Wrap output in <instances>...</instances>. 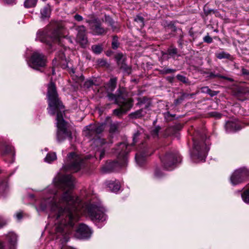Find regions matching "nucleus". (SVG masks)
<instances>
[{
    "mask_svg": "<svg viewBox=\"0 0 249 249\" xmlns=\"http://www.w3.org/2000/svg\"><path fill=\"white\" fill-rule=\"evenodd\" d=\"M64 59H65V54L63 52H61L59 53L57 57L54 58L53 62L54 65H56L58 64L61 63V61H62Z\"/></svg>",
    "mask_w": 249,
    "mask_h": 249,
    "instance_id": "nucleus-21",
    "label": "nucleus"
},
{
    "mask_svg": "<svg viewBox=\"0 0 249 249\" xmlns=\"http://www.w3.org/2000/svg\"><path fill=\"white\" fill-rule=\"evenodd\" d=\"M201 91L202 93H207L210 91V89L208 87H204L201 89Z\"/></svg>",
    "mask_w": 249,
    "mask_h": 249,
    "instance_id": "nucleus-37",
    "label": "nucleus"
},
{
    "mask_svg": "<svg viewBox=\"0 0 249 249\" xmlns=\"http://www.w3.org/2000/svg\"><path fill=\"white\" fill-rule=\"evenodd\" d=\"M7 223L6 221L2 217H0V228L5 225Z\"/></svg>",
    "mask_w": 249,
    "mask_h": 249,
    "instance_id": "nucleus-36",
    "label": "nucleus"
},
{
    "mask_svg": "<svg viewBox=\"0 0 249 249\" xmlns=\"http://www.w3.org/2000/svg\"><path fill=\"white\" fill-rule=\"evenodd\" d=\"M47 59L46 56L42 53L34 52L31 57L30 66L34 69L39 70L40 68L46 66Z\"/></svg>",
    "mask_w": 249,
    "mask_h": 249,
    "instance_id": "nucleus-5",
    "label": "nucleus"
},
{
    "mask_svg": "<svg viewBox=\"0 0 249 249\" xmlns=\"http://www.w3.org/2000/svg\"><path fill=\"white\" fill-rule=\"evenodd\" d=\"M37 0H25L24 1V6L26 8L34 7L36 4Z\"/></svg>",
    "mask_w": 249,
    "mask_h": 249,
    "instance_id": "nucleus-25",
    "label": "nucleus"
},
{
    "mask_svg": "<svg viewBox=\"0 0 249 249\" xmlns=\"http://www.w3.org/2000/svg\"><path fill=\"white\" fill-rule=\"evenodd\" d=\"M117 126L116 124H111L110 126L109 131L110 132L113 133L117 131Z\"/></svg>",
    "mask_w": 249,
    "mask_h": 249,
    "instance_id": "nucleus-33",
    "label": "nucleus"
},
{
    "mask_svg": "<svg viewBox=\"0 0 249 249\" xmlns=\"http://www.w3.org/2000/svg\"><path fill=\"white\" fill-rule=\"evenodd\" d=\"M119 46V43L118 42V37L116 36H114L113 37L112 41V47L114 49H116L118 48Z\"/></svg>",
    "mask_w": 249,
    "mask_h": 249,
    "instance_id": "nucleus-30",
    "label": "nucleus"
},
{
    "mask_svg": "<svg viewBox=\"0 0 249 249\" xmlns=\"http://www.w3.org/2000/svg\"><path fill=\"white\" fill-rule=\"evenodd\" d=\"M177 78L180 81H181V82H182L183 83H186V77L185 76H183V75L178 74L177 76Z\"/></svg>",
    "mask_w": 249,
    "mask_h": 249,
    "instance_id": "nucleus-35",
    "label": "nucleus"
},
{
    "mask_svg": "<svg viewBox=\"0 0 249 249\" xmlns=\"http://www.w3.org/2000/svg\"><path fill=\"white\" fill-rule=\"evenodd\" d=\"M248 175V171L245 168H241L236 170L231 177V184L235 185L241 183Z\"/></svg>",
    "mask_w": 249,
    "mask_h": 249,
    "instance_id": "nucleus-10",
    "label": "nucleus"
},
{
    "mask_svg": "<svg viewBox=\"0 0 249 249\" xmlns=\"http://www.w3.org/2000/svg\"><path fill=\"white\" fill-rule=\"evenodd\" d=\"M116 82L117 79L116 78H111L105 87L108 91H112L116 87Z\"/></svg>",
    "mask_w": 249,
    "mask_h": 249,
    "instance_id": "nucleus-19",
    "label": "nucleus"
},
{
    "mask_svg": "<svg viewBox=\"0 0 249 249\" xmlns=\"http://www.w3.org/2000/svg\"><path fill=\"white\" fill-rule=\"evenodd\" d=\"M53 183L56 188L62 190V193L60 194L57 192L42 201L39 209L45 210L47 207L46 203H48V207L58 221L56 232L67 233L78 221L81 213L78 210L81 206L80 200L72 193L74 178L71 176H59L55 178Z\"/></svg>",
    "mask_w": 249,
    "mask_h": 249,
    "instance_id": "nucleus-1",
    "label": "nucleus"
},
{
    "mask_svg": "<svg viewBox=\"0 0 249 249\" xmlns=\"http://www.w3.org/2000/svg\"><path fill=\"white\" fill-rule=\"evenodd\" d=\"M225 127L227 131L229 132L235 131L240 129L238 123L232 121L227 122Z\"/></svg>",
    "mask_w": 249,
    "mask_h": 249,
    "instance_id": "nucleus-16",
    "label": "nucleus"
},
{
    "mask_svg": "<svg viewBox=\"0 0 249 249\" xmlns=\"http://www.w3.org/2000/svg\"><path fill=\"white\" fill-rule=\"evenodd\" d=\"M138 136V134H135V138H134V139H135L137 136Z\"/></svg>",
    "mask_w": 249,
    "mask_h": 249,
    "instance_id": "nucleus-54",
    "label": "nucleus"
},
{
    "mask_svg": "<svg viewBox=\"0 0 249 249\" xmlns=\"http://www.w3.org/2000/svg\"><path fill=\"white\" fill-rule=\"evenodd\" d=\"M104 153L103 152L100 154V158L101 159L104 156Z\"/></svg>",
    "mask_w": 249,
    "mask_h": 249,
    "instance_id": "nucleus-53",
    "label": "nucleus"
},
{
    "mask_svg": "<svg viewBox=\"0 0 249 249\" xmlns=\"http://www.w3.org/2000/svg\"><path fill=\"white\" fill-rule=\"evenodd\" d=\"M94 142L96 144H98L99 142H101L102 144L105 143L104 140H103V142H101L100 139L96 140Z\"/></svg>",
    "mask_w": 249,
    "mask_h": 249,
    "instance_id": "nucleus-47",
    "label": "nucleus"
},
{
    "mask_svg": "<svg viewBox=\"0 0 249 249\" xmlns=\"http://www.w3.org/2000/svg\"><path fill=\"white\" fill-rule=\"evenodd\" d=\"M16 216L18 219H20L22 217V214L21 213H17Z\"/></svg>",
    "mask_w": 249,
    "mask_h": 249,
    "instance_id": "nucleus-45",
    "label": "nucleus"
},
{
    "mask_svg": "<svg viewBox=\"0 0 249 249\" xmlns=\"http://www.w3.org/2000/svg\"><path fill=\"white\" fill-rule=\"evenodd\" d=\"M214 76H216V77H220L221 78H223V79H227L229 81H232V79L230 78H228L226 76H220V75H215Z\"/></svg>",
    "mask_w": 249,
    "mask_h": 249,
    "instance_id": "nucleus-43",
    "label": "nucleus"
},
{
    "mask_svg": "<svg viewBox=\"0 0 249 249\" xmlns=\"http://www.w3.org/2000/svg\"><path fill=\"white\" fill-rule=\"evenodd\" d=\"M74 19L78 21H82L83 19V17L81 16L78 15V14H76L74 16Z\"/></svg>",
    "mask_w": 249,
    "mask_h": 249,
    "instance_id": "nucleus-39",
    "label": "nucleus"
},
{
    "mask_svg": "<svg viewBox=\"0 0 249 249\" xmlns=\"http://www.w3.org/2000/svg\"><path fill=\"white\" fill-rule=\"evenodd\" d=\"M180 160V157L177 154H167L161 158V161L167 170L171 169L172 166Z\"/></svg>",
    "mask_w": 249,
    "mask_h": 249,
    "instance_id": "nucleus-9",
    "label": "nucleus"
},
{
    "mask_svg": "<svg viewBox=\"0 0 249 249\" xmlns=\"http://www.w3.org/2000/svg\"><path fill=\"white\" fill-rule=\"evenodd\" d=\"M145 97L141 99V112L143 109H146L150 106V101L147 100L146 102H145Z\"/></svg>",
    "mask_w": 249,
    "mask_h": 249,
    "instance_id": "nucleus-23",
    "label": "nucleus"
},
{
    "mask_svg": "<svg viewBox=\"0 0 249 249\" xmlns=\"http://www.w3.org/2000/svg\"><path fill=\"white\" fill-rule=\"evenodd\" d=\"M115 58L120 68L127 73H129L130 68L125 64L123 54L121 53H118L116 55Z\"/></svg>",
    "mask_w": 249,
    "mask_h": 249,
    "instance_id": "nucleus-15",
    "label": "nucleus"
},
{
    "mask_svg": "<svg viewBox=\"0 0 249 249\" xmlns=\"http://www.w3.org/2000/svg\"><path fill=\"white\" fill-rule=\"evenodd\" d=\"M47 97L48 99L49 113L52 115L57 114V126L58 131L57 138L60 142L66 138H71V134L66 128V123L63 118V112L64 111V107L58 98L56 87L53 83L51 82L48 86Z\"/></svg>",
    "mask_w": 249,
    "mask_h": 249,
    "instance_id": "nucleus-2",
    "label": "nucleus"
},
{
    "mask_svg": "<svg viewBox=\"0 0 249 249\" xmlns=\"http://www.w3.org/2000/svg\"><path fill=\"white\" fill-rule=\"evenodd\" d=\"M66 31L64 27L62 25H58L56 29L53 33L52 38L53 41L59 42L62 38L65 37Z\"/></svg>",
    "mask_w": 249,
    "mask_h": 249,
    "instance_id": "nucleus-13",
    "label": "nucleus"
},
{
    "mask_svg": "<svg viewBox=\"0 0 249 249\" xmlns=\"http://www.w3.org/2000/svg\"><path fill=\"white\" fill-rule=\"evenodd\" d=\"M150 155V154L149 152L146 151L145 150H142V151L141 150V164L142 163L143 161L145 160V159L143 160L142 158L143 157L145 158L146 157L149 156Z\"/></svg>",
    "mask_w": 249,
    "mask_h": 249,
    "instance_id": "nucleus-31",
    "label": "nucleus"
},
{
    "mask_svg": "<svg viewBox=\"0 0 249 249\" xmlns=\"http://www.w3.org/2000/svg\"><path fill=\"white\" fill-rule=\"evenodd\" d=\"M168 52L169 55H174L177 53V49L175 48H170L168 50Z\"/></svg>",
    "mask_w": 249,
    "mask_h": 249,
    "instance_id": "nucleus-32",
    "label": "nucleus"
},
{
    "mask_svg": "<svg viewBox=\"0 0 249 249\" xmlns=\"http://www.w3.org/2000/svg\"><path fill=\"white\" fill-rule=\"evenodd\" d=\"M115 102L120 107L113 110V113L116 116H120L123 113H125L132 107L131 100L130 99H124L121 96H118L115 97Z\"/></svg>",
    "mask_w": 249,
    "mask_h": 249,
    "instance_id": "nucleus-6",
    "label": "nucleus"
},
{
    "mask_svg": "<svg viewBox=\"0 0 249 249\" xmlns=\"http://www.w3.org/2000/svg\"><path fill=\"white\" fill-rule=\"evenodd\" d=\"M0 249H4L3 243L0 242Z\"/></svg>",
    "mask_w": 249,
    "mask_h": 249,
    "instance_id": "nucleus-50",
    "label": "nucleus"
},
{
    "mask_svg": "<svg viewBox=\"0 0 249 249\" xmlns=\"http://www.w3.org/2000/svg\"><path fill=\"white\" fill-rule=\"evenodd\" d=\"M243 200L247 203H249V189L244 191L241 195Z\"/></svg>",
    "mask_w": 249,
    "mask_h": 249,
    "instance_id": "nucleus-27",
    "label": "nucleus"
},
{
    "mask_svg": "<svg viewBox=\"0 0 249 249\" xmlns=\"http://www.w3.org/2000/svg\"><path fill=\"white\" fill-rule=\"evenodd\" d=\"M76 30L78 32L76 40L84 47L88 43L87 37L86 34V28L83 25L79 26L77 27Z\"/></svg>",
    "mask_w": 249,
    "mask_h": 249,
    "instance_id": "nucleus-12",
    "label": "nucleus"
},
{
    "mask_svg": "<svg viewBox=\"0 0 249 249\" xmlns=\"http://www.w3.org/2000/svg\"><path fill=\"white\" fill-rule=\"evenodd\" d=\"M13 147L8 145L3 144L0 147V151L3 155L9 154L13 155Z\"/></svg>",
    "mask_w": 249,
    "mask_h": 249,
    "instance_id": "nucleus-18",
    "label": "nucleus"
},
{
    "mask_svg": "<svg viewBox=\"0 0 249 249\" xmlns=\"http://www.w3.org/2000/svg\"><path fill=\"white\" fill-rule=\"evenodd\" d=\"M194 146L191 154L193 160L198 161L205 160L209 150V142L204 136H201L200 140H194Z\"/></svg>",
    "mask_w": 249,
    "mask_h": 249,
    "instance_id": "nucleus-3",
    "label": "nucleus"
},
{
    "mask_svg": "<svg viewBox=\"0 0 249 249\" xmlns=\"http://www.w3.org/2000/svg\"><path fill=\"white\" fill-rule=\"evenodd\" d=\"M158 129L157 128H155V129H154L152 131V134L154 135H158Z\"/></svg>",
    "mask_w": 249,
    "mask_h": 249,
    "instance_id": "nucleus-46",
    "label": "nucleus"
},
{
    "mask_svg": "<svg viewBox=\"0 0 249 249\" xmlns=\"http://www.w3.org/2000/svg\"><path fill=\"white\" fill-rule=\"evenodd\" d=\"M86 21L89 24L90 29L95 35H101L107 33V29L101 26V22L98 18L91 16V19H87Z\"/></svg>",
    "mask_w": 249,
    "mask_h": 249,
    "instance_id": "nucleus-8",
    "label": "nucleus"
},
{
    "mask_svg": "<svg viewBox=\"0 0 249 249\" xmlns=\"http://www.w3.org/2000/svg\"><path fill=\"white\" fill-rule=\"evenodd\" d=\"M105 208L101 205L91 204L87 208V214L89 218L95 222H103L107 218Z\"/></svg>",
    "mask_w": 249,
    "mask_h": 249,
    "instance_id": "nucleus-4",
    "label": "nucleus"
},
{
    "mask_svg": "<svg viewBox=\"0 0 249 249\" xmlns=\"http://www.w3.org/2000/svg\"><path fill=\"white\" fill-rule=\"evenodd\" d=\"M5 1L8 3H10L13 1L14 0H5Z\"/></svg>",
    "mask_w": 249,
    "mask_h": 249,
    "instance_id": "nucleus-51",
    "label": "nucleus"
},
{
    "mask_svg": "<svg viewBox=\"0 0 249 249\" xmlns=\"http://www.w3.org/2000/svg\"><path fill=\"white\" fill-rule=\"evenodd\" d=\"M110 26H111L113 27L112 24L111 23H110Z\"/></svg>",
    "mask_w": 249,
    "mask_h": 249,
    "instance_id": "nucleus-57",
    "label": "nucleus"
},
{
    "mask_svg": "<svg viewBox=\"0 0 249 249\" xmlns=\"http://www.w3.org/2000/svg\"><path fill=\"white\" fill-rule=\"evenodd\" d=\"M135 159H136L137 163L138 164H139V162H140V156H139V155L138 154H136Z\"/></svg>",
    "mask_w": 249,
    "mask_h": 249,
    "instance_id": "nucleus-44",
    "label": "nucleus"
},
{
    "mask_svg": "<svg viewBox=\"0 0 249 249\" xmlns=\"http://www.w3.org/2000/svg\"><path fill=\"white\" fill-rule=\"evenodd\" d=\"M218 93L217 91L212 90L211 89H210V91L207 92V94H209L211 96L213 97L216 95H217Z\"/></svg>",
    "mask_w": 249,
    "mask_h": 249,
    "instance_id": "nucleus-38",
    "label": "nucleus"
},
{
    "mask_svg": "<svg viewBox=\"0 0 249 249\" xmlns=\"http://www.w3.org/2000/svg\"><path fill=\"white\" fill-rule=\"evenodd\" d=\"M120 147L121 151L119 153L118 158H122L123 162L125 163L126 161V155L128 153V151H127V145L125 143H121Z\"/></svg>",
    "mask_w": 249,
    "mask_h": 249,
    "instance_id": "nucleus-17",
    "label": "nucleus"
},
{
    "mask_svg": "<svg viewBox=\"0 0 249 249\" xmlns=\"http://www.w3.org/2000/svg\"><path fill=\"white\" fill-rule=\"evenodd\" d=\"M178 102H179V100L178 99H177L176 100V103H178Z\"/></svg>",
    "mask_w": 249,
    "mask_h": 249,
    "instance_id": "nucleus-55",
    "label": "nucleus"
},
{
    "mask_svg": "<svg viewBox=\"0 0 249 249\" xmlns=\"http://www.w3.org/2000/svg\"><path fill=\"white\" fill-rule=\"evenodd\" d=\"M54 74V71H53V74Z\"/></svg>",
    "mask_w": 249,
    "mask_h": 249,
    "instance_id": "nucleus-56",
    "label": "nucleus"
},
{
    "mask_svg": "<svg viewBox=\"0 0 249 249\" xmlns=\"http://www.w3.org/2000/svg\"><path fill=\"white\" fill-rule=\"evenodd\" d=\"M131 116L132 118H139L140 113H139L138 111H137L135 113L131 114Z\"/></svg>",
    "mask_w": 249,
    "mask_h": 249,
    "instance_id": "nucleus-40",
    "label": "nucleus"
},
{
    "mask_svg": "<svg viewBox=\"0 0 249 249\" xmlns=\"http://www.w3.org/2000/svg\"><path fill=\"white\" fill-rule=\"evenodd\" d=\"M175 71V70L167 69L165 70V72L166 73H169L172 72H174Z\"/></svg>",
    "mask_w": 249,
    "mask_h": 249,
    "instance_id": "nucleus-42",
    "label": "nucleus"
},
{
    "mask_svg": "<svg viewBox=\"0 0 249 249\" xmlns=\"http://www.w3.org/2000/svg\"><path fill=\"white\" fill-rule=\"evenodd\" d=\"M61 249H74L71 248V247H69L64 246L61 248Z\"/></svg>",
    "mask_w": 249,
    "mask_h": 249,
    "instance_id": "nucleus-49",
    "label": "nucleus"
},
{
    "mask_svg": "<svg viewBox=\"0 0 249 249\" xmlns=\"http://www.w3.org/2000/svg\"><path fill=\"white\" fill-rule=\"evenodd\" d=\"M242 73L244 75H249V71L245 69H242Z\"/></svg>",
    "mask_w": 249,
    "mask_h": 249,
    "instance_id": "nucleus-41",
    "label": "nucleus"
},
{
    "mask_svg": "<svg viewBox=\"0 0 249 249\" xmlns=\"http://www.w3.org/2000/svg\"><path fill=\"white\" fill-rule=\"evenodd\" d=\"M56 159V154L55 153H48L45 159V160L46 162L48 163H50L52 161L55 160Z\"/></svg>",
    "mask_w": 249,
    "mask_h": 249,
    "instance_id": "nucleus-24",
    "label": "nucleus"
},
{
    "mask_svg": "<svg viewBox=\"0 0 249 249\" xmlns=\"http://www.w3.org/2000/svg\"><path fill=\"white\" fill-rule=\"evenodd\" d=\"M105 128L104 124H90L85 128L84 130V134L89 138L92 137L96 134L101 133Z\"/></svg>",
    "mask_w": 249,
    "mask_h": 249,
    "instance_id": "nucleus-11",
    "label": "nucleus"
},
{
    "mask_svg": "<svg viewBox=\"0 0 249 249\" xmlns=\"http://www.w3.org/2000/svg\"><path fill=\"white\" fill-rule=\"evenodd\" d=\"M82 159L79 155L72 152L68 157L67 168L73 172L79 171L81 167Z\"/></svg>",
    "mask_w": 249,
    "mask_h": 249,
    "instance_id": "nucleus-7",
    "label": "nucleus"
},
{
    "mask_svg": "<svg viewBox=\"0 0 249 249\" xmlns=\"http://www.w3.org/2000/svg\"><path fill=\"white\" fill-rule=\"evenodd\" d=\"M204 41L208 43L212 42L213 39L209 35L206 36L203 38Z\"/></svg>",
    "mask_w": 249,
    "mask_h": 249,
    "instance_id": "nucleus-34",
    "label": "nucleus"
},
{
    "mask_svg": "<svg viewBox=\"0 0 249 249\" xmlns=\"http://www.w3.org/2000/svg\"><path fill=\"white\" fill-rule=\"evenodd\" d=\"M84 80V78H83V76L82 75L80 76L79 77V79L77 81H76L77 82H80L81 81H83Z\"/></svg>",
    "mask_w": 249,
    "mask_h": 249,
    "instance_id": "nucleus-48",
    "label": "nucleus"
},
{
    "mask_svg": "<svg viewBox=\"0 0 249 249\" xmlns=\"http://www.w3.org/2000/svg\"><path fill=\"white\" fill-rule=\"evenodd\" d=\"M91 48L93 52L96 54L100 53L103 51L102 46L99 45H93Z\"/></svg>",
    "mask_w": 249,
    "mask_h": 249,
    "instance_id": "nucleus-28",
    "label": "nucleus"
},
{
    "mask_svg": "<svg viewBox=\"0 0 249 249\" xmlns=\"http://www.w3.org/2000/svg\"><path fill=\"white\" fill-rule=\"evenodd\" d=\"M7 239L11 246H15L17 242V237L13 232H9L7 235Z\"/></svg>",
    "mask_w": 249,
    "mask_h": 249,
    "instance_id": "nucleus-20",
    "label": "nucleus"
},
{
    "mask_svg": "<svg viewBox=\"0 0 249 249\" xmlns=\"http://www.w3.org/2000/svg\"><path fill=\"white\" fill-rule=\"evenodd\" d=\"M136 21H139L140 20V17L137 16V18L135 19Z\"/></svg>",
    "mask_w": 249,
    "mask_h": 249,
    "instance_id": "nucleus-52",
    "label": "nucleus"
},
{
    "mask_svg": "<svg viewBox=\"0 0 249 249\" xmlns=\"http://www.w3.org/2000/svg\"><path fill=\"white\" fill-rule=\"evenodd\" d=\"M77 233L81 238L89 237L91 233L90 229L85 224H80L76 231Z\"/></svg>",
    "mask_w": 249,
    "mask_h": 249,
    "instance_id": "nucleus-14",
    "label": "nucleus"
},
{
    "mask_svg": "<svg viewBox=\"0 0 249 249\" xmlns=\"http://www.w3.org/2000/svg\"><path fill=\"white\" fill-rule=\"evenodd\" d=\"M107 186L111 191L114 192L118 191L120 188V186L118 183L113 181H111L108 183Z\"/></svg>",
    "mask_w": 249,
    "mask_h": 249,
    "instance_id": "nucleus-22",
    "label": "nucleus"
},
{
    "mask_svg": "<svg viewBox=\"0 0 249 249\" xmlns=\"http://www.w3.org/2000/svg\"><path fill=\"white\" fill-rule=\"evenodd\" d=\"M1 188V185H0V188Z\"/></svg>",
    "mask_w": 249,
    "mask_h": 249,
    "instance_id": "nucleus-58",
    "label": "nucleus"
},
{
    "mask_svg": "<svg viewBox=\"0 0 249 249\" xmlns=\"http://www.w3.org/2000/svg\"><path fill=\"white\" fill-rule=\"evenodd\" d=\"M216 56L218 59H221L223 58H228L229 59L230 58V54L226 53L224 52H220L216 53Z\"/></svg>",
    "mask_w": 249,
    "mask_h": 249,
    "instance_id": "nucleus-26",
    "label": "nucleus"
},
{
    "mask_svg": "<svg viewBox=\"0 0 249 249\" xmlns=\"http://www.w3.org/2000/svg\"><path fill=\"white\" fill-rule=\"evenodd\" d=\"M41 16L43 18H47L50 15V10L47 8L45 7L41 10Z\"/></svg>",
    "mask_w": 249,
    "mask_h": 249,
    "instance_id": "nucleus-29",
    "label": "nucleus"
}]
</instances>
